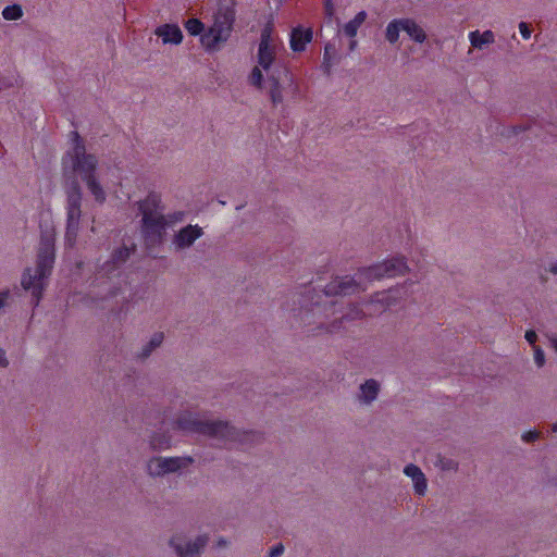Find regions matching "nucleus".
<instances>
[{"label": "nucleus", "mask_w": 557, "mask_h": 557, "mask_svg": "<svg viewBox=\"0 0 557 557\" xmlns=\"http://www.w3.org/2000/svg\"><path fill=\"white\" fill-rule=\"evenodd\" d=\"M67 216L66 220V232H65V245L70 248H73L76 244V238L78 235L79 221L78 216Z\"/></svg>", "instance_id": "f3484780"}, {"label": "nucleus", "mask_w": 557, "mask_h": 557, "mask_svg": "<svg viewBox=\"0 0 557 557\" xmlns=\"http://www.w3.org/2000/svg\"><path fill=\"white\" fill-rule=\"evenodd\" d=\"M165 216L168 218L169 226H170L172 224H175L177 222L183 221L184 212L177 211V212H174V213L166 214Z\"/></svg>", "instance_id": "cd10ccee"}, {"label": "nucleus", "mask_w": 557, "mask_h": 557, "mask_svg": "<svg viewBox=\"0 0 557 557\" xmlns=\"http://www.w3.org/2000/svg\"><path fill=\"white\" fill-rule=\"evenodd\" d=\"M177 429L186 432L198 433L214 438L236 441L239 438V432L224 421H205L194 417L191 413H185L176 420Z\"/></svg>", "instance_id": "0eeeda50"}, {"label": "nucleus", "mask_w": 557, "mask_h": 557, "mask_svg": "<svg viewBox=\"0 0 557 557\" xmlns=\"http://www.w3.org/2000/svg\"><path fill=\"white\" fill-rule=\"evenodd\" d=\"M9 298V290L0 292V308H2Z\"/></svg>", "instance_id": "f704fd0d"}, {"label": "nucleus", "mask_w": 557, "mask_h": 557, "mask_svg": "<svg viewBox=\"0 0 557 557\" xmlns=\"http://www.w3.org/2000/svg\"><path fill=\"white\" fill-rule=\"evenodd\" d=\"M71 135L73 148L64 156L63 166L64 169L71 166L73 172H77L95 200L102 203L106 200V193L95 175L98 159L95 154L86 153L84 141L77 132H72Z\"/></svg>", "instance_id": "f03ea898"}, {"label": "nucleus", "mask_w": 557, "mask_h": 557, "mask_svg": "<svg viewBox=\"0 0 557 557\" xmlns=\"http://www.w3.org/2000/svg\"><path fill=\"white\" fill-rule=\"evenodd\" d=\"M552 346L555 349V351H557V336L552 338Z\"/></svg>", "instance_id": "e433bc0d"}, {"label": "nucleus", "mask_w": 557, "mask_h": 557, "mask_svg": "<svg viewBox=\"0 0 557 557\" xmlns=\"http://www.w3.org/2000/svg\"><path fill=\"white\" fill-rule=\"evenodd\" d=\"M549 271L554 274H557V263L556 264H553L549 269Z\"/></svg>", "instance_id": "58836bf2"}, {"label": "nucleus", "mask_w": 557, "mask_h": 557, "mask_svg": "<svg viewBox=\"0 0 557 557\" xmlns=\"http://www.w3.org/2000/svg\"><path fill=\"white\" fill-rule=\"evenodd\" d=\"M524 337L529 344H531L533 347L535 346V342L537 339V335H536L535 331H533V330L527 331Z\"/></svg>", "instance_id": "2f4dec72"}, {"label": "nucleus", "mask_w": 557, "mask_h": 557, "mask_svg": "<svg viewBox=\"0 0 557 557\" xmlns=\"http://www.w3.org/2000/svg\"><path fill=\"white\" fill-rule=\"evenodd\" d=\"M332 51H334V47L331 45H326L324 47V53H323V63L322 66L324 67L325 72H330V69L332 66Z\"/></svg>", "instance_id": "393cba45"}, {"label": "nucleus", "mask_w": 557, "mask_h": 557, "mask_svg": "<svg viewBox=\"0 0 557 557\" xmlns=\"http://www.w3.org/2000/svg\"><path fill=\"white\" fill-rule=\"evenodd\" d=\"M324 10L325 13L331 16L333 14V4L332 0H324Z\"/></svg>", "instance_id": "473e14b6"}, {"label": "nucleus", "mask_w": 557, "mask_h": 557, "mask_svg": "<svg viewBox=\"0 0 557 557\" xmlns=\"http://www.w3.org/2000/svg\"><path fill=\"white\" fill-rule=\"evenodd\" d=\"M235 21L234 10L219 9L214 14L213 24L203 34L205 25L199 18H189L184 26L190 36L201 35L200 41L207 50H215L220 44L231 36Z\"/></svg>", "instance_id": "423d86ee"}, {"label": "nucleus", "mask_w": 557, "mask_h": 557, "mask_svg": "<svg viewBox=\"0 0 557 557\" xmlns=\"http://www.w3.org/2000/svg\"><path fill=\"white\" fill-rule=\"evenodd\" d=\"M151 446L157 448H168L170 446V438L163 437L162 440H159L158 437L153 436L151 438Z\"/></svg>", "instance_id": "a878e982"}, {"label": "nucleus", "mask_w": 557, "mask_h": 557, "mask_svg": "<svg viewBox=\"0 0 557 557\" xmlns=\"http://www.w3.org/2000/svg\"><path fill=\"white\" fill-rule=\"evenodd\" d=\"M540 437V432L536 430L528 431L522 434V440L527 443L536 441Z\"/></svg>", "instance_id": "c85d7f7f"}, {"label": "nucleus", "mask_w": 557, "mask_h": 557, "mask_svg": "<svg viewBox=\"0 0 557 557\" xmlns=\"http://www.w3.org/2000/svg\"><path fill=\"white\" fill-rule=\"evenodd\" d=\"M226 545V541L224 539H220L218 542V547H224Z\"/></svg>", "instance_id": "4c0bfd02"}, {"label": "nucleus", "mask_w": 557, "mask_h": 557, "mask_svg": "<svg viewBox=\"0 0 557 557\" xmlns=\"http://www.w3.org/2000/svg\"><path fill=\"white\" fill-rule=\"evenodd\" d=\"M202 235V228L198 225H187L174 236L173 244L178 249L191 246Z\"/></svg>", "instance_id": "9b49d317"}, {"label": "nucleus", "mask_w": 557, "mask_h": 557, "mask_svg": "<svg viewBox=\"0 0 557 557\" xmlns=\"http://www.w3.org/2000/svg\"><path fill=\"white\" fill-rule=\"evenodd\" d=\"M361 397L366 403H370L374 400L379 393V384L375 380H368L364 384L360 386Z\"/></svg>", "instance_id": "aec40b11"}, {"label": "nucleus", "mask_w": 557, "mask_h": 557, "mask_svg": "<svg viewBox=\"0 0 557 557\" xmlns=\"http://www.w3.org/2000/svg\"><path fill=\"white\" fill-rule=\"evenodd\" d=\"M534 361H535L537 367H543L544 363H545V354L537 346H534Z\"/></svg>", "instance_id": "bb28decb"}, {"label": "nucleus", "mask_w": 557, "mask_h": 557, "mask_svg": "<svg viewBox=\"0 0 557 557\" xmlns=\"http://www.w3.org/2000/svg\"><path fill=\"white\" fill-rule=\"evenodd\" d=\"M367 13L364 11L358 12L352 20L344 26V33L346 36L352 38L357 35L359 27L366 21Z\"/></svg>", "instance_id": "6ab92c4d"}, {"label": "nucleus", "mask_w": 557, "mask_h": 557, "mask_svg": "<svg viewBox=\"0 0 557 557\" xmlns=\"http://www.w3.org/2000/svg\"><path fill=\"white\" fill-rule=\"evenodd\" d=\"M355 45H356V41H352L350 48L354 49Z\"/></svg>", "instance_id": "37998d69"}, {"label": "nucleus", "mask_w": 557, "mask_h": 557, "mask_svg": "<svg viewBox=\"0 0 557 557\" xmlns=\"http://www.w3.org/2000/svg\"><path fill=\"white\" fill-rule=\"evenodd\" d=\"M163 341V333H156L150 342L148 343V345H146L140 355H139V358L141 359H146L150 356V354L152 352L153 349H156L157 347H159L161 345Z\"/></svg>", "instance_id": "4be33fe9"}, {"label": "nucleus", "mask_w": 557, "mask_h": 557, "mask_svg": "<svg viewBox=\"0 0 557 557\" xmlns=\"http://www.w3.org/2000/svg\"><path fill=\"white\" fill-rule=\"evenodd\" d=\"M284 553V545L278 543L277 545L273 546L269 553V557H280Z\"/></svg>", "instance_id": "7c9ffc66"}, {"label": "nucleus", "mask_w": 557, "mask_h": 557, "mask_svg": "<svg viewBox=\"0 0 557 557\" xmlns=\"http://www.w3.org/2000/svg\"><path fill=\"white\" fill-rule=\"evenodd\" d=\"M313 32L312 28H304L302 26H296L290 32L289 46L294 52H302L306 46L312 41Z\"/></svg>", "instance_id": "9d476101"}, {"label": "nucleus", "mask_w": 557, "mask_h": 557, "mask_svg": "<svg viewBox=\"0 0 557 557\" xmlns=\"http://www.w3.org/2000/svg\"><path fill=\"white\" fill-rule=\"evenodd\" d=\"M249 82L252 86L257 87V88H261L262 87V83H263V74H262V71L259 66H256L252 69L250 75H249Z\"/></svg>", "instance_id": "b1692460"}, {"label": "nucleus", "mask_w": 557, "mask_h": 557, "mask_svg": "<svg viewBox=\"0 0 557 557\" xmlns=\"http://www.w3.org/2000/svg\"><path fill=\"white\" fill-rule=\"evenodd\" d=\"M348 318H350V315L347 313L342 315V319H348Z\"/></svg>", "instance_id": "79ce46f5"}, {"label": "nucleus", "mask_w": 557, "mask_h": 557, "mask_svg": "<svg viewBox=\"0 0 557 557\" xmlns=\"http://www.w3.org/2000/svg\"><path fill=\"white\" fill-rule=\"evenodd\" d=\"M275 55L276 51L272 40V28L265 26L261 30L257 59L259 66L267 72L270 83L269 94L271 101L274 106H277L283 101L281 86L282 75L287 76L288 70L283 64L275 62Z\"/></svg>", "instance_id": "39448f33"}, {"label": "nucleus", "mask_w": 557, "mask_h": 557, "mask_svg": "<svg viewBox=\"0 0 557 557\" xmlns=\"http://www.w3.org/2000/svg\"><path fill=\"white\" fill-rule=\"evenodd\" d=\"M407 269L408 267L403 258H392L382 263L359 270L358 273H356L358 280L350 276L334 278L325 286L323 293L326 297L351 295L360 289H364V287L361 286L362 278L372 281L383 277H394L404 274Z\"/></svg>", "instance_id": "f257e3e1"}, {"label": "nucleus", "mask_w": 557, "mask_h": 557, "mask_svg": "<svg viewBox=\"0 0 557 557\" xmlns=\"http://www.w3.org/2000/svg\"><path fill=\"white\" fill-rule=\"evenodd\" d=\"M388 299H389V295L386 294V293L377 294L375 296V301L376 302H384V301H387Z\"/></svg>", "instance_id": "72a5a7b5"}, {"label": "nucleus", "mask_w": 557, "mask_h": 557, "mask_svg": "<svg viewBox=\"0 0 557 557\" xmlns=\"http://www.w3.org/2000/svg\"><path fill=\"white\" fill-rule=\"evenodd\" d=\"M403 30L416 42H423L426 38L425 32L411 18H401Z\"/></svg>", "instance_id": "dca6fc26"}, {"label": "nucleus", "mask_w": 557, "mask_h": 557, "mask_svg": "<svg viewBox=\"0 0 557 557\" xmlns=\"http://www.w3.org/2000/svg\"><path fill=\"white\" fill-rule=\"evenodd\" d=\"M519 30L523 39H529L531 37V28L525 22H521L519 24Z\"/></svg>", "instance_id": "c756f323"}, {"label": "nucleus", "mask_w": 557, "mask_h": 557, "mask_svg": "<svg viewBox=\"0 0 557 557\" xmlns=\"http://www.w3.org/2000/svg\"><path fill=\"white\" fill-rule=\"evenodd\" d=\"M400 30H403L401 18L393 20L386 27V39L391 44H395L399 38Z\"/></svg>", "instance_id": "412c9836"}, {"label": "nucleus", "mask_w": 557, "mask_h": 557, "mask_svg": "<svg viewBox=\"0 0 557 557\" xmlns=\"http://www.w3.org/2000/svg\"><path fill=\"white\" fill-rule=\"evenodd\" d=\"M138 210L141 214L140 233L145 247L151 252L163 243L169 221L162 213L163 207L160 195L149 193L147 197L138 202Z\"/></svg>", "instance_id": "7ed1b4c3"}, {"label": "nucleus", "mask_w": 557, "mask_h": 557, "mask_svg": "<svg viewBox=\"0 0 557 557\" xmlns=\"http://www.w3.org/2000/svg\"><path fill=\"white\" fill-rule=\"evenodd\" d=\"M193 460L191 458H182V457H170V458H152L147 465V469L150 475H163L165 473L175 472Z\"/></svg>", "instance_id": "6e6552de"}, {"label": "nucleus", "mask_w": 557, "mask_h": 557, "mask_svg": "<svg viewBox=\"0 0 557 557\" xmlns=\"http://www.w3.org/2000/svg\"><path fill=\"white\" fill-rule=\"evenodd\" d=\"M54 258V231L53 228L46 230L41 233L35 274H32V269L28 268L22 276V286L26 290H32L35 306H38L40 302L44 290V280L51 274Z\"/></svg>", "instance_id": "20e7f679"}, {"label": "nucleus", "mask_w": 557, "mask_h": 557, "mask_svg": "<svg viewBox=\"0 0 557 557\" xmlns=\"http://www.w3.org/2000/svg\"><path fill=\"white\" fill-rule=\"evenodd\" d=\"M208 543L207 535H199L194 542L182 544L180 536H173L170 545L175 549L178 557H198Z\"/></svg>", "instance_id": "1a4fd4ad"}, {"label": "nucleus", "mask_w": 557, "mask_h": 557, "mask_svg": "<svg viewBox=\"0 0 557 557\" xmlns=\"http://www.w3.org/2000/svg\"><path fill=\"white\" fill-rule=\"evenodd\" d=\"M156 35L162 38L164 44L178 45L183 40L181 28L175 24H164L156 29Z\"/></svg>", "instance_id": "ddd939ff"}, {"label": "nucleus", "mask_w": 557, "mask_h": 557, "mask_svg": "<svg viewBox=\"0 0 557 557\" xmlns=\"http://www.w3.org/2000/svg\"><path fill=\"white\" fill-rule=\"evenodd\" d=\"M7 364H8V360L5 358V352L3 349L0 348V366L7 367Z\"/></svg>", "instance_id": "c9c22d12"}, {"label": "nucleus", "mask_w": 557, "mask_h": 557, "mask_svg": "<svg viewBox=\"0 0 557 557\" xmlns=\"http://www.w3.org/2000/svg\"><path fill=\"white\" fill-rule=\"evenodd\" d=\"M352 311L355 312L352 318H358L360 315V311L357 308H354Z\"/></svg>", "instance_id": "ea45409f"}, {"label": "nucleus", "mask_w": 557, "mask_h": 557, "mask_svg": "<svg viewBox=\"0 0 557 557\" xmlns=\"http://www.w3.org/2000/svg\"><path fill=\"white\" fill-rule=\"evenodd\" d=\"M81 202H82V191L79 184L76 180H73L71 186L67 190V216H78L81 218Z\"/></svg>", "instance_id": "f8f14e48"}, {"label": "nucleus", "mask_w": 557, "mask_h": 557, "mask_svg": "<svg viewBox=\"0 0 557 557\" xmlns=\"http://www.w3.org/2000/svg\"><path fill=\"white\" fill-rule=\"evenodd\" d=\"M404 473L412 479L416 493L424 495L426 492V480L421 469L413 463H409L405 467Z\"/></svg>", "instance_id": "4468645a"}, {"label": "nucleus", "mask_w": 557, "mask_h": 557, "mask_svg": "<svg viewBox=\"0 0 557 557\" xmlns=\"http://www.w3.org/2000/svg\"><path fill=\"white\" fill-rule=\"evenodd\" d=\"M469 39L474 48L481 49L484 45L494 41V34L492 30H485L482 34L479 30H474L469 34Z\"/></svg>", "instance_id": "a211bd4d"}, {"label": "nucleus", "mask_w": 557, "mask_h": 557, "mask_svg": "<svg viewBox=\"0 0 557 557\" xmlns=\"http://www.w3.org/2000/svg\"><path fill=\"white\" fill-rule=\"evenodd\" d=\"M23 15V10L20 4L7 5L2 11V16L7 21H16Z\"/></svg>", "instance_id": "5701e85b"}, {"label": "nucleus", "mask_w": 557, "mask_h": 557, "mask_svg": "<svg viewBox=\"0 0 557 557\" xmlns=\"http://www.w3.org/2000/svg\"><path fill=\"white\" fill-rule=\"evenodd\" d=\"M134 250L135 246H133L132 248L122 246L121 248L114 250L112 253L111 261L108 262L107 268L104 269L106 273L110 274L113 269H116L120 264L124 263L134 252Z\"/></svg>", "instance_id": "2eb2a0df"}, {"label": "nucleus", "mask_w": 557, "mask_h": 557, "mask_svg": "<svg viewBox=\"0 0 557 557\" xmlns=\"http://www.w3.org/2000/svg\"><path fill=\"white\" fill-rule=\"evenodd\" d=\"M552 431H553V432H557V422H556L555 424H553V426H552Z\"/></svg>", "instance_id": "a19ab883"}]
</instances>
